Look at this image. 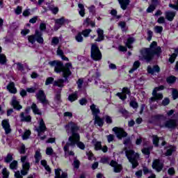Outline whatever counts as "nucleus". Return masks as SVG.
<instances>
[{
    "label": "nucleus",
    "instance_id": "f03ea898",
    "mask_svg": "<svg viewBox=\"0 0 178 178\" xmlns=\"http://www.w3.org/2000/svg\"><path fill=\"white\" fill-rule=\"evenodd\" d=\"M49 66L51 67H54V72L56 73H63V76L65 79H67L70 74H72V72H70V69H72V63H67L65 65H63V63L59 60H53L49 62Z\"/></svg>",
    "mask_w": 178,
    "mask_h": 178
},
{
    "label": "nucleus",
    "instance_id": "e433bc0d",
    "mask_svg": "<svg viewBox=\"0 0 178 178\" xmlns=\"http://www.w3.org/2000/svg\"><path fill=\"white\" fill-rule=\"evenodd\" d=\"M175 151H176V147L170 146L168 149H167V152L165 153L166 156L172 155V153L175 152Z\"/></svg>",
    "mask_w": 178,
    "mask_h": 178
},
{
    "label": "nucleus",
    "instance_id": "338daca9",
    "mask_svg": "<svg viewBox=\"0 0 178 178\" xmlns=\"http://www.w3.org/2000/svg\"><path fill=\"white\" fill-rule=\"evenodd\" d=\"M22 6H18L15 9L16 15H20V13H22Z\"/></svg>",
    "mask_w": 178,
    "mask_h": 178
},
{
    "label": "nucleus",
    "instance_id": "a19ab883",
    "mask_svg": "<svg viewBox=\"0 0 178 178\" xmlns=\"http://www.w3.org/2000/svg\"><path fill=\"white\" fill-rule=\"evenodd\" d=\"M119 27H120L122 31H127V26H126V22H120L118 24Z\"/></svg>",
    "mask_w": 178,
    "mask_h": 178
},
{
    "label": "nucleus",
    "instance_id": "bb28decb",
    "mask_svg": "<svg viewBox=\"0 0 178 178\" xmlns=\"http://www.w3.org/2000/svg\"><path fill=\"white\" fill-rule=\"evenodd\" d=\"M140 61L138 60L135 61L134 63L132 68L129 71V73L130 74L134 73V72H136V70H137V69L140 67Z\"/></svg>",
    "mask_w": 178,
    "mask_h": 178
},
{
    "label": "nucleus",
    "instance_id": "864d4df0",
    "mask_svg": "<svg viewBox=\"0 0 178 178\" xmlns=\"http://www.w3.org/2000/svg\"><path fill=\"white\" fill-rule=\"evenodd\" d=\"M154 10H155V6L154 4L150 5L147 9V13H151Z\"/></svg>",
    "mask_w": 178,
    "mask_h": 178
},
{
    "label": "nucleus",
    "instance_id": "bf43d9fd",
    "mask_svg": "<svg viewBox=\"0 0 178 178\" xmlns=\"http://www.w3.org/2000/svg\"><path fill=\"white\" fill-rule=\"evenodd\" d=\"M3 178H8L9 177V172H8V170L6 168L3 169Z\"/></svg>",
    "mask_w": 178,
    "mask_h": 178
},
{
    "label": "nucleus",
    "instance_id": "f704fd0d",
    "mask_svg": "<svg viewBox=\"0 0 178 178\" xmlns=\"http://www.w3.org/2000/svg\"><path fill=\"white\" fill-rule=\"evenodd\" d=\"M177 55H178V49H175V53L170 56L169 58V62H170V63H173L175 60H176V58H177Z\"/></svg>",
    "mask_w": 178,
    "mask_h": 178
},
{
    "label": "nucleus",
    "instance_id": "79ce46f5",
    "mask_svg": "<svg viewBox=\"0 0 178 178\" xmlns=\"http://www.w3.org/2000/svg\"><path fill=\"white\" fill-rule=\"evenodd\" d=\"M41 165H42V166L44 167L45 170H47V172H51V168H49V165H48V164H47V161L42 160Z\"/></svg>",
    "mask_w": 178,
    "mask_h": 178
},
{
    "label": "nucleus",
    "instance_id": "7ed1b4c3",
    "mask_svg": "<svg viewBox=\"0 0 178 178\" xmlns=\"http://www.w3.org/2000/svg\"><path fill=\"white\" fill-rule=\"evenodd\" d=\"M155 47H156V42H153L150 44V48L143 49L140 51V54L139 56L140 60H147V62H149L155 54L159 55V54L162 52L161 47L155 49Z\"/></svg>",
    "mask_w": 178,
    "mask_h": 178
},
{
    "label": "nucleus",
    "instance_id": "49530a36",
    "mask_svg": "<svg viewBox=\"0 0 178 178\" xmlns=\"http://www.w3.org/2000/svg\"><path fill=\"white\" fill-rule=\"evenodd\" d=\"M175 4H169L170 8L178 10V0H174Z\"/></svg>",
    "mask_w": 178,
    "mask_h": 178
},
{
    "label": "nucleus",
    "instance_id": "5fc2aeb1",
    "mask_svg": "<svg viewBox=\"0 0 178 178\" xmlns=\"http://www.w3.org/2000/svg\"><path fill=\"white\" fill-rule=\"evenodd\" d=\"M170 103V100L169 99V98L166 97L162 101L161 104L163 106H166L167 105H169Z\"/></svg>",
    "mask_w": 178,
    "mask_h": 178
},
{
    "label": "nucleus",
    "instance_id": "f3484780",
    "mask_svg": "<svg viewBox=\"0 0 178 178\" xmlns=\"http://www.w3.org/2000/svg\"><path fill=\"white\" fill-rule=\"evenodd\" d=\"M2 127L4 129L6 134H9L12 129H10V124H9V121L8 120H4L2 121Z\"/></svg>",
    "mask_w": 178,
    "mask_h": 178
},
{
    "label": "nucleus",
    "instance_id": "a878e982",
    "mask_svg": "<svg viewBox=\"0 0 178 178\" xmlns=\"http://www.w3.org/2000/svg\"><path fill=\"white\" fill-rule=\"evenodd\" d=\"M175 16H176V13L173 11H168L165 13V17L169 20V22H172L175 18Z\"/></svg>",
    "mask_w": 178,
    "mask_h": 178
},
{
    "label": "nucleus",
    "instance_id": "a211bd4d",
    "mask_svg": "<svg viewBox=\"0 0 178 178\" xmlns=\"http://www.w3.org/2000/svg\"><path fill=\"white\" fill-rule=\"evenodd\" d=\"M160 70L161 69L158 65H154L153 67H151V66L147 67V73H149V74L154 75L156 73H159Z\"/></svg>",
    "mask_w": 178,
    "mask_h": 178
},
{
    "label": "nucleus",
    "instance_id": "5701e85b",
    "mask_svg": "<svg viewBox=\"0 0 178 178\" xmlns=\"http://www.w3.org/2000/svg\"><path fill=\"white\" fill-rule=\"evenodd\" d=\"M118 2L123 10H126L129 3H130V0H118Z\"/></svg>",
    "mask_w": 178,
    "mask_h": 178
},
{
    "label": "nucleus",
    "instance_id": "6e6d98bb",
    "mask_svg": "<svg viewBox=\"0 0 178 178\" xmlns=\"http://www.w3.org/2000/svg\"><path fill=\"white\" fill-rule=\"evenodd\" d=\"M90 33H91V29H86L82 31L83 37H88V35H90Z\"/></svg>",
    "mask_w": 178,
    "mask_h": 178
},
{
    "label": "nucleus",
    "instance_id": "a18cd8bd",
    "mask_svg": "<svg viewBox=\"0 0 178 178\" xmlns=\"http://www.w3.org/2000/svg\"><path fill=\"white\" fill-rule=\"evenodd\" d=\"M75 40L77 41V42H83V35H81V33H79L75 36Z\"/></svg>",
    "mask_w": 178,
    "mask_h": 178
},
{
    "label": "nucleus",
    "instance_id": "2eb2a0df",
    "mask_svg": "<svg viewBox=\"0 0 178 178\" xmlns=\"http://www.w3.org/2000/svg\"><path fill=\"white\" fill-rule=\"evenodd\" d=\"M152 168L155 169L156 172H161L162 168H163V163L159 159H156L153 161Z\"/></svg>",
    "mask_w": 178,
    "mask_h": 178
},
{
    "label": "nucleus",
    "instance_id": "4c0bfd02",
    "mask_svg": "<svg viewBox=\"0 0 178 178\" xmlns=\"http://www.w3.org/2000/svg\"><path fill=\"white\" fill-rule=\"evenodd\" d=\"M35 159L36 163H38V162L41 161V152L40 149L35 152Z\"/></svg>",
    "mask_w": 178,
    "mask_h": 178
},
{
    "label": "nucleus",
    "instance_id": "f257e3e1",
    "mask_svg": "<svg viewBox=\"0 0 178 178\" xmlns=\"http://www.w3.org/2000/svg\"><path fill=\"white\" fill-rule=\"evenodd\" d=\"M66 132L67 134L69 133H72V136L69 137L68 143L64 147V151L65 152V155H71L73 156L74 155V152L70 151V148H73L76 145L78 148L80 149H84L86 148V145L83 142L80 141V135L77 134L79 130V126H77L74 122H70L65 126Z\"/></svg>",
    "mask_w": 178,
    "mask_h": 178
},
{
    "label": "nucleus",
    "instance_id": "9d476101",
    "mask_svg": "<svg viewBox=\"0 0 178 178\" xmlns=\"http://www.w3.org/2000/svg\"><path fill=\"white\" fill-rule=\"evenodd\" d=\"M21 162L22 163V170H21V173L22 176H26L29 172V169H30V163L27 161V156H22L21 158Z\"/></svg>",
    "mask_w": 178,
    "mask_h": 178
},
{
    "label": "nucleus",
    "instance_id": "b1692460",
    "mask_svg": "<svg viewBox=\"0 0 178 178\" xmlns=\"http://www.w3.org/2000/svg\"><path fill=\"white\" fill-rule=\"evenodd\" d=\"M7 89L9 92H11V94H16V92H17V90H16V88H15V83L13 82H10L8 85Z\"/></svg>",
    "mask_w": 178,
    "mask_h": 178
},
{
    "label": "nucleus",
    "instance_id": "3c124183",
    "mask_svg": "<svg viewBox=\"0 0 178 178\" xmlns=\"http://www.w3.org/2000/svg\"><path fill=\"white\" fill-rule=\"evenodd\" d=\"M58 44H59V38L54 37L51 40V45H58Z\"/></svg>",
    "mask_w": 178,
    "mask_h": 178
},
{
    "label": "nucleus",
    "instance_id": "0eeeda50",
    "mask_svg": "<svg viewBox=\"0 0 178 178\" xmlns=\"http://www.w3.org/2000/svg\"><path fill=\"white\" fill-rule=\"evenodd\" d=\"M28 41L31 44H34L35 41L39 44H44V38H42V33L39 31L35 32V35H31L28 36Z\"/></svg>",
    "mask_w": 178,
    "mask_h": 178
},
{
    "label": "nucleus",
    "instance_id": "7c9ffc66",
    "mask_svg": "<svg viewBox=\"0 0 178 178\" xmlns=\"http://www.w3.org/2000/svg\"><path fill=\"white\" fill-rule=\"evenodd\" d=\"M83 26H85L86 27H88V26H91V27H94L95 26V22L91 21L90 18H87L83 22Z\"/></svg>",
    "mask_w": 178,
    "mask_h": 178
},
{
    "label": "nucleus",
    "instance_id": "8fccbe9b",
    "mask_svg": "<svg viewBox=\"0 0 178 178\" xmlns=\"http://www.w3.org/2000/svg\"><path fill=\"white\" fill-rule=\"evenodd\" d=\"M130 106L134 108V109H137V108H138V104L135 100H131L130 102Z\"/></svg>",
    "mask_w": 178,
    "mask_h": 178
},
{
    "label": "nucleus",
    "instance_id": "c03bdc74",
    "mask_svg": "<svg viewBox=\"0 0 178 178\" xmlns=\"http://www.w3.org/2000/svg\"><path fill=\"white\" fill-rule=\"evenodd\" d=\"M152 149V147H145L142 149V152L143 154H144V155H149L150 154V150Z\"/></svg>",
    "mask_w": 178,
    "mask_h": 178
},
{
    "label": "nucleus",
    "instance_id": "412c9836",
    "mask_svg": "<svg viewBox=\"0 0 178 178\" xmlns=\"http://www.w3.org/2000/svg\"><path fill=\"white\" fill-rule=\"evenodd\" d=\"M110 165L114 168V172H115V173H119V172L122 170V165L120 164H118L115 161H111Z\"/></svg>",
    "mask_w": 178,
    "mask_h": 178
},
{
    "label": "nucleus",
    "instance_id": "de8ad7c7",
    "mask_svg": "<svg viewBox=\"0 0 178 178\" xmlns=\"http://www.w3.org/2000/svg\"><path fill=\"white\" fill-rule=\"evenodd\" d=\"M30 134H31V132L29 130H26L24 133V135L22 136V139L23 140H27L29 138V137H30Z\"/></svg>",
    "mask_w": 178,
    "mask_h": 178
},
{
    "label": "nucleus",
    "instance_id": "20e7f679",
    "mask_svg": "<svg viewBox=\"0 0 178 178\" xmlns=\"http://www.w3.org/2000/svg\"><path fill=\"white\" fill-rule=\"evenodd\" d=\"M126 156L128 158L129 162L132 164V168L134 169L138 165V162L137 161L139 158V155L135 153L133 150H127L125 149Z\"/></svg>",
    "mask_w": 178,
    "mask_h": 178
},
{
    "label": "nucleus",
    "instance_id": "72a5a7b5",
    "mask_svg": "<svg viewBox=\"0 0 178 178\" xmlns=\"http://www.w3.org/2000/svg\"><path fill=\"white\" fill-rule=\"evenodd\" d=\"M2 52V47H0V64L5 65L6 63V56L1 54Z\"/></svg>",
    "mask_w": 178,
    "mask_h": 178
},
{
    "label": "nucleus",
    "instance_id": "473e14b6",
    "mask_svg": "<svg viewBox=\"0 0 178 178\" xmlns=\"http://www.w3.org/2000/svg\"><path fill=\"white\" fill-rule=\"evenodd\" d=\"M134 41H136L134 38H129L126 42V45H127V48H129V49H131V48H133L132 44H133V42H134Z\"/></svg>",
    "mask_w": 178,
    "mask_h": 178
},
{
    "label": "nucleus",
    "instance_id": "0e129e2a",
    "mask_svg": "<svg viewBox=\"0 0 178 178\" xmlns=\"http://www.w3.org/2000/svg\"><path fill=\"white\" fill-rule=\"evenodd\" d=\"M89 12L92 13V15H95V6H91L88 8Z\"/></svg>",
    "mask_w": 178,
    "mask_h": 178
},
{
    "label": "nucleus",
    "instance_id": "774afa93",
    "mask_svg": "<svg viewBox=\"0 0 178 178\" xmlns=\"http://www.w3.org/2000/svg\"><path fill=\"white\" fill-rule=\"evenodd\" d=\"M105 121L106 123L111 124L112 123V118L110 116L106 115L104 117Z\"/></svg>",
    "mask_w": 178,
    "mask_h": 178
},
{
    "label": "nucleus",
    "instance_id": "423d86ee",
    "mask_svg": "<svg viewBox=\"0 0 178 178\" xmlns=\"http://www.w3.org/2000/svg\"><path fill=\"white\" fill-rule=\"evenodd\" d=\"M91 112L95 118V124L99 127L104 125V120L101 119L98 115H99V108L95 104H92L90 106Z\"/></svg>",
    "mask_w": 178,
    "mask_h": 178
},
{
    "label": "nucleus",
    "instance_id": "cd10ccee",
    "mask_svg": "<svg viewBox=\"0 0 178 178\" xmlns=\"http://www.w3.org/2000/svg\"><path fill=\"white\" fill-rule=\"evenodd\" d=\"M31 109L35 115H42L41 110L38 108L37 104L33 103L31 106Z\"/></svg>",
    "mask_w": 178,
    "mask_h": 178
},
{
    "label": "nucleus",
    "instance_id": "680f3d73",
    "mask_svg": "<svg viewBox=\"0 0 178 178\" xmlns=\"http://www.w3.org/2000/svg\"><path fill=\"white\" fill-rule=\"evenodd\" d=\"M50 10H51V12H52V13H54V15H56V13H58V12H59V8L58 7H51Z\"/></svg>",
    "mask_w": 178,
    "mask_h": 178
},
{
    "label": "nucleus",
    "instance_id": "c85d7f7f",
    "mask_svg": "<svg viewBox=\"0 0 178 178\" xmlns=\"http://www.w3.org/2000/svg\"><path fill=\"white\" fill-rule=\"evenodd\" d=\"M20 118L22 122H31V116L24 115V113H21Z\"/></svg>",
    "mask_w": 178,
    "mask_h": 178
},
{
    "label": "nucleus",
    "instance_id": "13d9d810",
    "mask_svg": "<svg viewBox=\"0 0 178 178\" xmlns=\"http://www.w3.org/2000/svg\"><path fill=\"white\" fill-rule=\"evenodd\" d=\"M13 157L12 156V154H8L7 156L5 159V162H6V163H9V162H10L11 161H13Z\"/></svg>",
    "mask_w": 178,
    "mask_h": 178
},
{
    "label": "nucleus",
    "instance_id": "603ef678",
    "mask_svg": "<svg viewBox=\"0 0 178 178\" xmlns=\"http://www.w3.org/2000/svg\"><path fill=\"white\" fill-rule=\"evenodd\" d=\"M176 81V77L175 76H170L168 78H167V82L169 84H172L173 83H175Z\"/></svg>",
    "mask_w": 178,
    "mask_h": 178
},
{
    "label": "nucleus",
    "instance_id": "9b49d317",
    "mask_svg": "<svg viewBox=\"0 0 178 178\" xmlns=\"http://www.w3.org/2000/svg\"><path fill=\"white\" fill-rule=\"evenodd\" d=\"M70 21L69 19L65 18V17H62L61 18H58L55 19V25H54V30L55 31H58L59 29L65 24V23H69Z\"/></svg>",
    "mask_w": 178,
    "mask_h": 178
},
{
    "label": "nucleus",
    "instance_id": "aec40b11",
    "mask_svg": "<svg viewBox=\"0 0 178 178\" xmlns=\"http://www.w3.org/2000/svg\"><path fill=\"white\" fill-rule=\"evenodd\" d=\"M55 178H67V173L63 172L60 168H57L55 170Z\"/></svg>",
    "mask_w": 178,
    "mask_h": 178
},
{
    "label": "nucleus",
    "instance_id": "39448f33",
    "mask_svg": "<svg viewBox=\"0 0 178 178\" xmlns=\"http://www.w3.org/2000/svg\"><path fill=\"white\" fill-rule=\"evenodd\" d=\"M38 123V126L35 127V131L38 133V136H39L40 140H44L47 138V136H42V134L47 131V126L42 119H40Z\"/></svg>",
    "mask_w": 178,
    "mask_h": 178
},
{
    "label": "nucleus",
    "instance_id": "1a4fd4ad",
    "mask_svg": "<svg viewBox=\"0 0 178 178\" xmlns=\"http://www.w3.org/2000/svg\"><path fill=\"white\" fill-rule=\"evenodd\" d=\"M91 58L93 60H101L102 59V54L98 46L92 44L91 47Z\"/></svg>",
    "mask_w": 178,
    "mask_h": 178
},
{
    "label": "nucleus",
    "instance_id": "ddd939ff",
    "mask_svg": "<svg viewBox=\"0 0 178 178\" xmlns=\"http://www.w3.org/2000/svg\"><path fill=\"white\" fill-rule=\"evenodd\" d=\"M113 131L115 133L118 138L122 139L123 137H126L127 136V133L123 130V129L118 128V127H114L113 129Z\"/></svg>",
    "mask_w": 178,
    "mask_h": 178
},
{
    "label": "nucleus",
    "instance_id": "393cba45",
    "mask_svg": "<svg viewBox=\"0 0 178 178\" xmlns=\"http://www.w3.org/2000/svg\"><path fill=\"white\" fill-rule=\"evenodd\" d=\"M89 77H91L92 80H95L97 77H99V72L97 70H92L89 72Z\"/></svg>",
    "mask_w": 178,
    "mask_h": 178
},
{
    "label": "nucleus",
    "instance_id": "c9c22d12",
    "mask_svg": "<svg viewBox=\"0 0 178 178\" xmlns=\"http://www.w3.org/2000/svg\"><path fill=\"white\" fill-rule=\"evenodd\" d=\"M92 143L95 145V149H96V151H99V149H102V145H101V142H98L97 141V140H93Z\"/></svg>",
    "mask_w": 178,
    "mask_h": 178
},
{
    "label": "nucleus",
    "instance_id": "58836bf2",
    "mask_svg": "<svg viewBox=\"0 0 178 178\" xmlns=\"http://www.w3.org/2000/svg\"><path fill=\"white\" fill-rule=\"evenodd\" d=\"M154 33H156V34H161L163 31V27L161 26H155L154 27Z\"/></svg>",
    "mask_w": 178,
    "mask_h": 178
},
{
    "label": "nucleus",
    "instance_id": "dca6fc26",
    "mask_svg": "<svg viewBox=\"0 0 178 178\" xmlns=\"http://www.w3.org/2000/svg\"><path fill=\"white\" fill-rule=\"evenodd\" d=\"M152 140L153 144L155 145V147H158V144H159V143H161V145L163 146L166 143L163 140V138H159L156 135H154L152 136Z\"/></svg>",
    "mask_w": 178,
    "mask_h": 178
},
{
    "label": "nucleus",
    "instance_id": "052dcab7",
    "mask_svg": "<svg viewBox=\"0 0 178 178\" xmlns=\"http://www.w3.org/2000/svg\"><path fill=\"white\" fill-rule=\"evenodd\" d=\"M153 34L154 33L152 32V31H147V41H150L151 40H152Z\"/></svg>",
    "mask_w": 178,
    "mask_h": 178
},
{
    "label": "nucleus",
    "instance_id": "6e6552de",
    "mask_svg": "<svg viewBox=\"0 0 178 178\" xmlns=\"http://www.w3.org/2000/svg\"><path fill=\"white\" fill-rule=\"evenodd\" d=\"M163 88H165L163 86H161L154 89L152 92L153 97L150 99L151 105H152V103L155 102V101H158V99H162L163 98V95H162V93H157L158 91H161V90H163Z\"/></svg>",
    "mask_w": 178,
    "mask_h": 178
},
{
    "label": "nucleus",
    "instance_id": "2f4dec72",
    "mask_svg": "<svg viewBox=\"0 0 178 178\" xmlns=\"http://www.w3.org/2000/svg\"><path fill=\"white\" fill-rule=\"evenodd\" d=\"M78 6H79V13L80 16H81L82 17H84V15H86V9L84 8V6L81 3H79Z\"/></svg>",
    "mask_w": 178,
    "mask_h": 178
},
{
    "label": "nucleus",
    "instance_id": "37998d69",
    "mask_svg": "<svg viewBox=\"0 0 178 178\" xmlns=\"http://www.w3.org/2000/svg\"><path fill=\"white\" fill-rule=\"evenodd\" d=\"M63 83H65V81H63V79H58L54 81V85L56 86L57 87H63Z\"/></svg>",
    "mask_w": 178,
    "mask_h": 178
},
{
    "label": "nucleus",
    "instance_id": "f8f14e48",
    "mask_svg": "<svg viewBox=\"0 0 178 178\" xmlns=\"http://www.w3.org/2000/svg\"><path fill=\"white\" fill-rule=\"evenodd\" d=\"M36 98L38 99L42 105H48L49 102L48 100H47V96L45 95V93L43 92V90H39L38 93L36 94Z\"/></svg>",
    "mask_w": 178,
    "mask_h": 178
},
{
    "label": "nucleus",
    "instance_id": "4be33fe9",
    "mask_svg": "<svg viewBox=\"0 0 178 178\" xmlns=\"http://www.w3.org/2000/svg\"><path fill=\"white\" fill-rule=\"evenodd\" d=\"M11 105L15 108V109H17L18 111L22 109V106L19 104L16 97H13L11 100Z\"/></svg>",
    "mask_w": 178,
    "mask_h": 178
},
{
    "label": "nucleus",
    "instance_id": "ea45409f",
    "mask_svg": "<svg viewBox=\"0 0 178 178\" xmlns=\"http://www.w3.org/2000/svg\"><path fill=\"white\" fill-rule=\"evenodd\" d=\"M68 99L70 101V102L76 101V99H77V92H75L74 93L70 95Z\"/></svg>",
    "mask_w": 178,
    "mask_h": 178
},
{
    "label": "nucleus",
    "instance_id": "e2e57ef3",
    "mask_svg": "<svg viewBox=\"0 0 178 178\" xmlns=\"http://www.w3.org/2000/svg\"><path fill=\"white\" fill-rule=\"evenodd\" d=\"M46 154L47 155H51L52 154H54V149H52V147H47L46 149Z\"/></svg>",
    "mask_w": 178,
    "mask_h": 178
},
{
    "label": "nucleus",
    "instance_id": "4d7b16f0",
    "mask_svg": "<svg viewBox=\"0 0 178 178\" xmlns=\"http://www.w3.org/2000/svg\"><path fill=\"white\" fill-rule=\"evenodd\" d=\"M172 98L173 99H177L178 98V91L176 89H172Z\"/></svg>",
    "mask_w": 178,
    "mask_h": 178
},
{
    "label": "nucleus",
    "instance_id": "6ab92c4d",
    "mask_svg": "<svg viewBox=\"0 0 178 178\" xmlns=\"http://www.w3.org/2000/svg\"><path fill=\"white\" fill-rule=\"evenodd\" d=\"M177 120H170L165 122V127L168 129H175V127H177Z\"/></svg>",
    "mask_w": 178,
    "mask_h": 178
},
{
    "label": "nucleus",
    "instance_id": "4468645a",
    "mask_svg": "<svg viewBox=\"0 0 178 178\" xmlns=\"http://www.w3.org/2000/svg\"><path fill=\"white\" fill-rule=\"evenodd\" d=\"M127 95H130V90L127 88H123L122 92H118L116 94V96L120 98V99H122V101H124L126 98H127Z\"/></svg>",
    "mask_w": 178,
    "mask_h": 178
},
{
    "label": "nucleus",
    "instance_id": "09e8293b",
    "mask_svg": "<svg viewBox=\"0 0 178 178\" xmlns=\"http://www.w3.org/2000/svg\"><path fill=\"white\" fill-rule=\"evenodd\" d=\"M10 168L12 170H16L17 169V161H13L10 164Z\"/></svg>",
    "mask_w": 178,
    "mask_h": 178
},
{
    "label": "nucleus",
    "instance_id": "c756f323",
    "mask_svg": "<svg viewBox=\"0 0 178 178\" xmlns=\"http://www.w3.org/2000/svg\"><path fill=\"white\" fill-rule=\"evenodd\" d=\"M97 31L98 34V38L96 39V41H102L104 40V31L101 29H98Z\"/></svg>",
    "mask_w": 178,
    "mask_h": 178
},
{
    "label": "nucleus",
    "instance_id": "69168bd1",
    "mask_svg": "<svg viewBox=\"0 0 178 178\" xmlns=\"http://www.w3.org/2000/svg\"><path fill=\"white\" fill-rule=\"evenodd\" d=\"M54 81V78L49 77L47 79L45 84L46 86H49V84H51V83Z\"/></svg>",
    "mask_w": 178,
    "mask_h": 178
}]
</instances>
